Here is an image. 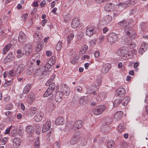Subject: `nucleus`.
I'll use <instances>...</instances> for the list:
<instances>
[{"mask_svg": "<svg viewBox=\"0 0 148 148\" xmlns=\"http://www.w3.org/2000/svg\"><path fill=\"white\" fill-rule=\"evenodd\" d=\"M82 121L79 120L75 122L74 124V125H69V123H68L66 126L67 127H69V128H70V129H72L73 130H77L79 129L82 127Z\"/></svg>", "mask_w": 148, "mask_h": 148, "instance_id": "1", "label": "nucleus"}, {"mask_svg": "<svg viewBox=\"0 0 148 148\" xmlns=\"http://www.w3.org/2000/svg\"><path fill=\"white\" fill-rule=\"evenodd\" d=\"M55 86L56 84L54 83L53 82L51 83L43 95V97H46L50 95L53 96L52 93L54 90Z\"/></svg>", "mask_w": 148, "mask_h": 148, "instance_id": "2", "label": "nucleus"}, {"mask_svg": "<svg viewBox=\"0 0 148 148\" xmlns=\"http://www.w3.org/2000/svg\"><path fill=\"white\" fill-rule=\"evenodd\" d=\"M119 34L114 33L109 34L108 36L107 39L108 42L111 43L115 42L119 38Z\"/></svg>", "mask_w": 148, "mask_h": 148, "instance_id": "3", "label": "nucleus"}, {"mask_svg": "<svg viewBox=\"0 0 148 148\" xmlns=\"http://www.w3.org/2000/svg\"><path fill=\"white\" fill-rule=\"evenodd\" d=\"M105 109V106L100 105L94 108L93 110V112L95 115H99L102 114Z\"/></svg>", "mask_w": 148, "mask_h": 148, "instance_id": "4", "label": "nucleus"}, {"mask_svg": "<svg viewBox=\"0 0 148 148\" xmlns=\"http://www.w3.org/2000/svg\"><path fill=\"white\" fill-rule=\"evenodd\" d=\"M92 94L94 96V98H95L96 100L98 101L103 100L105 98L106 95L103 92L99 93L94 91L92 92Z\"/></svg>", "mask_w": 148, "mask_h": 148, "instance_id": "5", "label": "nucleus"}, {"mask_svg": "<svg viewBox=\"0 0 148 148\" xmlns=\"http://www.w3.org/2000/svg\"><path fill=\"white\" fill-rule=\"evenodd\" d=\"M127 52L126 48L124 47L120 48L116 52L117 54L120 56L127 57Z\"/></svg>", "mask_w": 148, "mask_h": 148, "instance_id": "6", "label": "nucleus"}, {"mask_svg": "<svg viewBox=\"0 0 148 148\" xmlns=\"http://www.w3.org/2000/svg\"><path fill=\"white\" fill-rule=\"evenodd\" d=\"M61 90L66 96L69 95L70 93V88L66 84H62L60 86Z\"/></svg>", "mask_w": 148, "mask_h": 148, "instance_id": "7", "label": "nucleus"}, {"mask_svg": "<svg viewBox=\"0 0 148 148\" xmlns=\"http://www.w3.org/2000/svg\"><path fill=\"white\" fill-rule=\"evenodd\" d=\"M125 94V90L123 88L120 87L116 90V95L119 97H121L124 96Z\"/></svg>", "mask_w": 148, "mask_h": 148, "instance_id": "8", "label": "nucleus"}, {"mask_svg": "<svg viewBox=\"0 0 148 148\" xmlns=\"http://www.w3.org/2000/svg\"><path fill=\"white\" fill-rule=\"evenodd\" d=\"M5 114L8 116L9 121L10 122L13 121L15 119V115L13 112L8 111L5 112Z\"/></svg>", "mask_w": 148, "mask_h": 148, "instance_id": "9", "label": "nucleus"}, {"mask_svg": "<svg viewBox=\"0 0 148 148\" xmlns=\"http://www.w3.org/2000/svg\"><path fill=\"white\" fill-rule=\"evenodd\" d=\"M51 121H47L43 124L42 128V132H45L47 131L51 127Z\"/></svg>", "mask_w": 148, "mask_h": 148, "instance_id": "10", "label": "nucleus"}, {"mask_svg": "<svg viewBox=\"0 0 148 148\" xmlns=\"http://www.w3.org/2000/svg\"><path fill=\"white\" fill-rule=\"evenodd\" d=\"M112 20V18L109 15L106 16L102 20V24L103 25H107L110 23Z\"/></svg>", "mask_w": 148, "mask_h": 148, "instance_id": "11", "label": "nucleus"}, {"mask_svg": "<svg viewBox=\"0 0 148 148\" xmlns=\"http://www.w3.org/2000/svg\"><path fill=\"white\" fill-rule=\"evenodd\" d=\"M44 114L43 112H38L34 117V120L36 122L40 121L44 116Z\"/></svg>", "mask_w": 148, "mask_h": 148, "instance_id": "12", "label": "nucleus"}, {"mask_svg": "<svg viewBox=\"0 0 148 148\" xmlns=\"http://www.w3.org/2000/svg\"><path fill=\"white\" fill-rule=\"evenodd\" d=\"M25 50L26 55H29L31 53L32 48L30 44H25Z\"/></svg>", "mask_w": 148, "mask_h": 148, "instance_id": "13", "label": "nucleus"}, {"mask_svg": "<svg viewBox=\"0 0 148 148\" xmlns=\"http://www.w3.org/2000/svg\"><path fill=\"white\" fill-rule=\"evenodd\" d=\"M95 29V27L92 26L88 27L86 29V35L90 37L92 36L93 34Z\"/></svg>", "mask_w": 148, "mask_h": 148, "instance_id": "14", "label": "nucleus"}, {"mask_svg": "<svg viewBox=\"0 0 148 148\" xmlns=\"http://www.w3.org/2000/svg\"><path fill=\"white\" fill-rule=\"evenodd\" d=\"M21 140L18 138H14L13 140V146L14 148L18 147L20 145Z\"/></svg>", "mask_w": 148, "mask_h": 148, "instance_id": "15", "label": "nucleus"}, {"mask_svg": "<svg viewBox=\"0 0 148 148\" xmlns=\"http://www.w3.org/2000/svg\"><path fill=\"white\" fill-rule=\"evenodd\" d=\"M111 68L110 65L109 64H103L101 69L102 72L103 73H107Z\"/></svg>", "mask_w": 148, "mask_h": 148, "instance_id": "16", "label": "nucleus"}, {"mask_svg": "<svg viewBox=\"0 0 148 148\" xmlns=\"http://www.w3.org/2000/svg\"><path fill=\"white\" fill-rule=\"evenodd\" d=\"M63 93L62 92L58 91L56 93L55 96V100L56 102L59 103L62 100Z\"/></svg>", "mask_w": 148, "mask_h": 148, "instance_id": "17", "label": "nucleus"}, {"mask_svg": "<svg viewBox=\"0 0 148 148\" xmlns=\"http://www.w3.org/2000/svg\"><path fill=\"white\" fill-rule=\"evenodd\" d=\"M122 114L123 112L122 111H118L115 112L114 116V119L117 121H119L122 117Z\"/></svg>", "mask_w": 148, "mask_h": 148, "instance_id": "18", "label": "nucleus"}, {"mask_svg": "<svg viewBox=\"0 0 148 148\" xmlns=\"http://www.w3.org/2000/svg\"><path fill=\"white\" fill-rule=\"evenodd\" d=\"M34 95L33 93L30 92L27 96V103L29 104L32 103L34 100Z\"/></svg>", "mask_w": 148, "mask_h": 148, "instance_id": "19", "label": "nucleus"}, {"mask_svg": "<svg viewBox=\"0 0 148 148\" xmlns=\"http://www.w3.org/2000/svg\"><path fill=\"white\" fill-rule=\"evenodd\" d=\"M64 120L61 116L58 117L55 121V124L56 125H62L64 124Z\"/></svg>", "mask_w": 148, "mask_h": 148, "instance_id": "20", "label": "nucleus"}, {"mask_svg": "<svg viewBox=\"0 0 148 148\" xmlns=\"http://www.w3.org/2000/svg\"><path fill=\"white\" fill-rule=\"evenodd\" d=\"M25 35L23 32H21L19 34L18 40L21 42H23L25 40Z\"/></svg>", "mask_w": 148, "mask_h": 148, "instance_id": "21", "label": "nucleus"}, {"mask_svg": "<svg viewBox=\"0 0 148 148\" xmlns=\"http://www.w3.org/2000/svg\"><path fill=\"white\" fill-rule=\"evenodd\" d=\"M79 138V136L77 135L76 133L71 140L70 143L72 145H74L76 144Z\"/></svg>", "mask_w": 148, "mask_h": 148, "instance_id": "22", "label": "nucleus"}, {"mask_svg": "<svg viewBox=\"0 0 148 148\" xmlns=\"http://www.w3.org/2000/svg\"><path fill=\"white\" fill-rule=\"evenodd\" d=\"M26 131L29 134H32L34 132V127L32 125H28L26 127Z\"/></svg>", "mask_w": 148, "mask_h": 148, "instance_id": "23", "label": "nucleus"}, {"mask_svg": "<svg viewBox=\"0 0 148 148\" xmlns=\"http://www.w3.org/2000/svg\"><path fill=\"white\" fill-rule=\"evenodd\" d=\"M19 73L17 71V69L16 70H11L10 71L7 75H8V77L10 76L14 77V76H18L19 75Z\"/></svg>", "mask_w": 148, "mask_h": 148, "instance_id": "24", "label": "nucleus"}, {"mask_svg": "<svg viewBox=\"0 0 148 148\" xmlns=\"http://www.w3.org/2000/svg\"><path fill=\"white\" fill-rule=\"evenodd\" d=\"M79 24V19L77 18L74 19L72 21L71 23V27L73 28H77Z\"/></svg>", "mask_w": 148, "mask_h": 148, "instance_id": "25", "label": "nucleus"}, {"mask_svg": "<svg viewBox=\"0 0 148 148\" xmlns=\"http://www.w3.org/2000/svg\"><path fill=\"white\" fill-rule=\"evenodd\" d=\"M127 6V5L125 2V3H120L118 5L117 8L119 11H121L125 9Z\"/></svg>", "mask_w": 148, "mask_h": 148, "instance_id": "26", "label": "nucleus"}, {"mask_svg": "<svg viewBox=\"0 0 148 148\" xmlns=\"http://www.w3.org/2000/svg\"><path fill=\"white\" fill-rule=\"evenodd\" d=\"M31 89V85L29 84H27L24 88L23 90V93L26 94L30 91Z\"/></svg>", "mask_w": 148, "mask_h": 148, "instance_id": "27", "label": "nucleus"}, {"mask_svg": "<svg viewBox=\"0 0 148 148\" xmlns=\"http://www.w3.org/2000/svg\"><path fill=\"white\" fill-rule=\"evenodd\" d=\"M115 143L112 140H108L107 143V147L108 148H114Z\"/></svg>", "mask_w": 148, "mask_h": 148, "instance_id": "28", "label": "nucleus"}, {"mask_svg": "<svg viewBox=\"0 0 148 148\" xmlns=\"http://www.w3.org/2000/svg\"><path fill=\"white\" fill-rule=\"evenodd\" d=\"M130 99L129 98L127 97H125L121 101V103L122 105L124 106H125L127 105Z\"/></svg>", "mask_w": 148, "mask_h": 148, "instance_id": "29", "label": "nucleus"}, {"mask_svg": "<svg viewBox=\"0 0 148 148\" xmlns=\"http://www.w3.org/2000/svg\"><path fill=\"white\" fill-rule=\"evenodd\" d=\"M112 3H107L105 5L104 9L106 11H110L112 9Z\"/></svg>", "mask_w": 148, "mask_h": 148, "instance_id": "30", "label": "nucleus"}, {"mask_svg": "<svg viewBox=\"0 0 148 148\" xmlns=\"http://www.w3.org/2000/svg\"><path fill=\"white\" fill-rule=\"evenodd\" d=\"M37 112V108L35 107H31L29 110V114L31 116L34 115Z\"/></svg>", "mask_w": 148, "mask_h": 148, "instance_id": "31", "label": "nucleus"}, {"mask_svg": "<svg viewBox=\"0 0 148 148\" xmlns=\"http://www.w3.org/2000/svg\"><path fill=\"white\" fill-rule=\"evenodd\" d=\"M12 45L11 44H8L6 45L5 47L3 49V54H5L10 49V47L12 46Z\"/></svg>", "mask_w": 148, "mask_h": 148, "instance_id": "32", "label": "nucleus"}, {"mask_svg": "<svg viewBox=\"0 0 148 148\" xmlns=\"http://www.w3.org/2000/svg\"><path fill=\"white\" fill-rule=\"evenodd\" d=\"M25 67V66L24 64H20L18 66V67L16 69L17 71L20 74L24 69Z\"/></svg>", "mask_w": 148, "mask_h": 148, "instance_id": "33", "label": "nucleus"}, {"mask_svg": "<svg viewBox=\"0 0 148 148\" xmlns=\"http://www.w3.org/2000/svg\"><path fill=\"white\" fill-rule=\"evenodd\" d=\"M88 47L87 45H84L81 48L80 51V52L82 54H84L87 51Z\"/></svg>", "mask_w": 148, "mask_h": 148, "instance_id": "34", "label": "nucleus"}, {"mask_svg": "<svg viewBox=\"0 0 148 148\" xmlns=\"http://www.w3.org/2000/svg\"><path fill=\"white\" fill-rule=\"evenodd\" d=\"M34 38L36 39V40H37L36 41V42H38L40 40V33L38 31H37L35 32V34H34Z\"/></svg>", "mask_w": 148, "mask_h": 148, "instance_id": "35", "label": "nucleus"}, {"mask_svg": "<svg viewBox=\"0 0 148 148\" xmlns=\"http://www.w3.org/2000/svg\"><path fill=\"white\" fill-rule=\"evenodd\" d=\"M43 46V45L41 43L38 44L36 48V51L37 52H39L41 50Z\"/></svg>", "mask_w": 148, "mask_h": 148, "instance_id": "36", "label": "nucleus"}, {"mask_svg": "<svg viewBox=\"0 0 148 148\" xmlns=\"http://www.w3.org/2000/svg\"><path fill=\"white\" fill-rule=\"evenodd\" d=\"M140 48L143 49L145 50H147L148 48L147 43L146 42L142 43Z\"/></svg>", "mask_w": 148, "mask_h": 148, "instance_id": "37", "label": "nucleus"}, {"mask_svg": "<svg viewBox=\"0 0 148 148\" xmlns=\"http://www.w3.org/2000/svg\"><path fill=\"white\" fill-rule=\"evenodd\" d=\"M121 102V100L119 99H116L114 102L113 105L114 108L117 107Z\"/></svg>", "mask_w": 148, "mask_h": 148, "instance_id": "38", "label": "nucleus"}, {"mask_svg": "<svg viewBox=\"0 0 148 148\" xmlns=\"http://www.w3.org/2000/svg\"><path fill=\"white\" fill-rule=\"evenodd\" d=\"M123 123H121L119 125L118 127V129L119 132H122L124 129L125 126Z\"/></svg>", "mask_w": 148, "mask_h": 148, "instance_id": "39", "label": "nucleus"}, {"mask_svg": "<svg viewBox=\"0 0 148 148\" xmlns=\"http://www.w3.org/2000/svg\"><path fill=\"white\" fill-rule=\"evenodd\" d=\"M62 42L59 41L56 46V49L57 51L60 50L62 48Z\"/></svg>", "mask_w": 148, "mask_h": 148, "instance_id": "40", "label": "nucleus"}, {"mask_svg": "<svg viewBox=\"0 0 148 148\" xmlns=\"http://www.w3.org/2000/svg\"><path fill=\"white\" fill-rule=\"evenodd\" d=\"M135 0H130L125 2L127 5V6H130V5H133L135 3Z\"/></svg>", "mask_w": 148, "mask_h": 148, "instance_id": "41", "label": "nucleus"}, {"mask_svg": "<svg viewBox=\"0 0 148 148\" xmlns=\"http://www.w3.org/2000/svg\"><path fill=\"white\" fill-rule=\"evenodd\" d=\"M118 25L121 26H126L128 24V23L126 20H123L118 23Z\"/></svg>", "mask_w": 148, "mask_h": 148, "instance_id": "42", "label": "nucleus"}, {"mask_svg": "<svg viewBox=\"0 0 148 148\" xmlns=\"http://www.w3.org/2000/svg\"><path fill=\"white\" fill-rule=\"evenodd\" d=\"M14 59L13 56L11 54H9L7 56L6 60L7 61L9 62L11 60H12Z\"/></svg>", "mask_w": 148, "mask_h": 148, "instance_id": "43", "label": "nucleus"}, {"mask_svg": "<svg viewBox=\"0 0 148 148\" xmlns=\"http://www.w3.org/2000/svg\"><path fill=\"white\" fill-rule=\"evenodd\" d=\"M51 67V65L49 63H47L45 64L44 66V70L45 71H46L49 69Z\"/></svg>", "mask_w": 148, "mask_h": 148, "instance_id": "44", "label": "nucleus"}, {"mask_svg": "<svg viewBox=\"0 0 148 148\" xmlns=\"http://www.w3.org/2000/svg\"><path fill=\"white\" fill-rule=\"evenodd\" d=\"M56 57L54 56H53L49 59V62L51 63L52 64H53L56 62Z\"/></svg>", "mask_w": 148, "mask_h": 148, "instance_id": "45", "label": "nucleus"}, {"mask_svg": "<svg viewBox=\"0 0 148 148\" xmlns=\"http://www.w3.org/2000/svg\"><path fill=\"white\" fill-rule=\"evenodd\" d=\"M60 146V143L58 141L54 143L53 145V147L54 148H59Z\"/></svg>", "mask_w": 148, "mask_h": 148, "instance_id": "46", "label": "nucleus"}, {"mask_svg": "<svg viewBox=\"0 0 148 148\" xmlns=\"http://www.w3.org/2000/svg\"><path fill=\"white\" fill-rule=\"evenodd\" d=\"M13 105L12 104L10 103L8 104L6 107V108L7 110H11L13 108Z\"/></svg>", "mask_w": 148, "mask_h": 148, "instance_id": "47", "label": "nucleus"}, {"mask_svg": "<svg viewBox=\"0 0 148 148\" xmlns=\"http://www.w3.org/2000/svg\"><path fill=\"white\" fill-rule=\"evenodd\" d=\"M41 69H39V70H38V69L36 70L35 71V73H38V75L40 73H41L40 75H42L43 76L44 75V73H45V71H43V72H41Z\"/></svg>", "mask_w": 148, "mask_h": 148, "instance_id": "48", "label": "nucleus"}, {"mask_svg": "<svg viewBox=\"0 0 148 148\" xmlns=\"http://www.w3.org/2000/svg\"><path fill=\"white\" fill-rule=\"evenodd\" d=\"M11 135L12 136L14 137H16L18 134L17 131L16 130H14L11 131Z\"/></svg>", "mask_w": 148, "mask_h": 148, "instance_id": "49", "label": "nucleus"}, {"mask_svg": "<svg viewBox=\"0 0 148 148\" xmlns=\"http://www.w3.org/2000/svg\"><path fill=\"white\" fill-rule=\"evenodd\" d=\"M96 83L98 85H97V87L99 86V85H100L102 83V80L101 78H97V79Z\"/></svg>", "mask_w": 148, "mask_h": 148, "instance_id": "50", "label": "nucleus"}, {"mask_svg": "<svg viewBox=\"0 0 148 148\" xmlns=\"http://www.w3.org/2000/svg\"><path fill=\"white\" fill-rule=\"evenodd\" d=\"M11 83L10 81H7L5 83L3 86L5 87H7L10 86Z\"/></svg>", "mask_w": 148, "mask_h": 148, "instance_id": "51", "label": "nucleus"}, {"mask_svg": "<svg viewBox=\"0 0 148 148\" xmlns=\"http://www.w3.org/2000/svg\"><path fill=\"white\" fill-rule=\"evenodd\" d=\"M7 139L5 138H3L1 140V144L2 145H4L7 142Z\"/></svg>", "mask_w": 148, "mask_h": 148, "instance_id": "52", "label": "nucleus"}, {"mask_svg": "<svg viewBox=\"0 0 148 148\" xmlns=\"http://www.w3.org/2000/svg\"><path fill=\"white\" fill-rule=\"evenodd\" d=\"M28 16V14L27 13H26L23 14L21 16L23 20L25 21L26 20V19L27 18Z\"/></svg>", "mask_w": 148, "mask_h": 148, "instance_id": "53", "label": "nucleus"}, {"mask_svg": "<svg viewBox=\"0 0 148 148\" xmlns=\"http://www.w3.org/2000/svg\"><path fill=\"white\" fill-rule=\"evenodd\" d=\"M136 44L134 42H132L130 43L129 45V47L131 49H133L135 47Z\"/></svg>", "mask_w": 148, "mask_h": 148, "instance_id": "54", "label": "nucleus"}, {"mask_svg": "<svg viewBox=\"0 0 148 148\" xmlns=\"http://www.w3.org/2000/svg\"><path fill=\"white\" fill-rule=\"evenodd\" d=\"M130 27L129 25H126L124 27V32L130 30Z\"/></svg>", "mask_w": 148, "mask_h": 148, "instance_id": "55", "label": "nucleus"}, {"mask_svg": "<svg viewBox=\"0 0 148 148\" xmlns=\"http://www.w3.org/2000/svg\"><path fill=\"white\" fill-rule=\"evenodd\" d=\"M121 146L123 148H126L128 146L127 143L125 142H123L122 143Z\"/></svg>", "mask_w": 148, "mask_h": 148, "instance_id": "56", "label": "nucleus"}, {"mask_svg": "<svg viewBox=\"0 0 148 148\" xmlns=\"http://www.w3.org/2000/svg\"><path fill=\"white\" fill-rule=\"evenodd\" d=\"M71 20V18L68 15H65L64 17V20L66 21H69Z\"/></svg>", "mask_w": 148, "mask_h": 148, "instance_id": "57", "label": "nucleus"}, {"mask_svg": "<svg viewBox=\"0 0 148 148\" xmlns=\"http://www.w3.org/2000/svg\"><path fill=\"white\" fill-rule=\"evenodd\" d=\"M41 128H36V133L37 135H38L40 134L41 132Z\"/></svg>", "mask_w": 148, "mask_h": 148, "instance_id": "58", "label": "nucleus"}, {"mask_svg": "<svg viewBox=\"0 0 148 148\" xmlns=\"http://www.w3.org/2000/svg\"><path fill=\"white\" fill-rule=\"evenodd\" d=\"M125 34H127V36H129V37H130V39L132 38V36H131V35L130 34V32L129 31V30L125 31Z\"/></svg>", "mask_w": 148, "mask_h": 148, "instance_id": "59", "label": "nucleus"}, {"mask_svg": "<svg viewBox=\"0 0 148 148\" xmlns=\"http://www.w3.org/2000/svg\"><path fill=\"white\" fill-rule=\"evenodd\" d=\"M104 36L103 35L99 37V42H102L104 40Z\"/></svg>", "mask_w": 148, "mask_h": 148, "instance_id": "60", "label": "nucleus"}, {"mask_svg": "<svg viewBox=\"0 0 148 148\" xmlns=\"http://www.w3.org/2000/svg\"><path fill=\"white\" fill-rule=\"evenodd\" d=\"M136 10L135 8L133 9L130 10V14L132 15L134 14L136 12Z\"/></svg>", "mask_w": 148, "mask_h": 148, "instance_id": "61", "label": "nucleus"}, {"mask_svg": "<svg viewBox=\"0 0 148 148\" xmlns=\"http://www.w3.org/2000/svg\"><path fill=\"white\" fill-rule=\"evenodd\" d=\"M139 65V62H137L134 63V67L136 68V71H137L138 69L137 68V67H138Z\"/></svg>", "mask_w": 148, "mask_h": 148, "instance_id": "62", "label": "nucleus"}, {"mask_svg": "<svg viewBox=\"0 0 148 148\" xmlns=\"http://www.w3.org/2000/svg\"><path fill=\"white\" fill-rule=\"evenodd\" d=\"M146 50H145L143 49H142L141 48H140L139 50V53L140 54H143L145 51Z\"/></svg>", "mask_w": 148, "mask_h": 148, "instance_id": "63", "label": "nucleus"}, {"mask_svg": "<svg viewBox=\"0 0 148 148\" xmlns=\"http://www.w3.org/2000/svg\"><path fill=\"white\" fill-rule=\"evenodd\" d=\"M100 53L99 51H96L94 53L95 57L96 58L98 57L100 55Z\"/></svg>", "mask_w": 148, "mask_h": 148, "instance_id": "64", "label": "nucleus"}]
</instances>
